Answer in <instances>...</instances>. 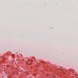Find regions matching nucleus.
I'll use <instances>...</instances> for the list:
<instances>
[{"label": "nucleus", "mask_w": 78, "mask_h": 78, "mask_svg": "<svg viewBox=\"0 0 78 78\" xmlns=\"http://www.w3.org/2000/svg\"><path fill=\"white\" fill-rule=\"evenodd\" d=\"M2 72H3V71H2V70L1 69V72L2 73Z\"/></svg>", "instance_id": "1"}, {"label": "nucleus", "mask_w": 78, "mask_h": 78, "mask_svg": "<svg viewBox=\"0 0 78 78\" xmlns=\"http://www.w3.org/2000/svg\"><path fill=\"white\" fill-rule=\"evenodd\" d=\"M16 54H17V52H16Z\"/></svg>", "instance_id": "2"}, {"label": "nucleus", "mask_w": 78, "mask_h": 78, "mask_svg": "<svg viewBox=\"0 0 78 78\" xmlns=\"http://www.w3.org/2000/svg\"><path fill=\"white\" fill-rule=\"evenodd\" d=\"M13 55V56H14V55Z\"/></svg>", "instance_id": "3"}, {"label": "nucleus", "mask_w": 78, "mask_h": 78, "mask_svg": "<svg viewBox=\"0 0 78 78\" xmlns=\"http://www.w3.org/2000/svg\"><path fill=\"white\" fill-rule=\"evenodd\" d=\"M31 64H32V63H31Z\"/></svg>", "instance_id": "4"}, {"label": "nucleus", "mask_w": 78, "mask_h": 78, "mask_svg": "<svg viewBox=\"0 0 78 78\" xmlns=\"http://www.w3.org/2000/svg\"><path fill=\"white\" fill-rule=\"evenodd\" d=\"M31 64H32V63H31Z\"/></svg>", "instance_id": "5"}]
</instances>
